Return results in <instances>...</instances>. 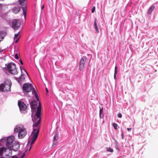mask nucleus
I'll use <instances>...</instances> for the list:
<instances>
[{"instance_id":"nucleus-1","label":"nucleus","mask_w":158,"mask_h":158,"mask_svg":"<svg viewBox=\"0 0 158 158\" xmlns=\"http://www.w3.org/2000/svg\"><path fill=\"white\" fill-rule=\"evenodd\" d=\"M39 105L37 108V110L36 112L35 116L33 117V114H31V117L32 118V120L34 123L33 127V128L34 131V130H38L39 133L40 129L39 124L41 122V117L40 114L41 111V103L39 101Z\"/></svg>"},{"instance_id":"nucleus-2","label":"nucleus","mask_w":158,"mask_h":158,"mask_svg":"<svg viewBox=\"0 0 158 158\" xmlns=\"http://www.w3.org/2000/svg\"><path fill=\"white\" fill-rule=\"evenodd\" d=\"M15 139V137L13 136H11L7 138L6 140V146L8 148L7 149L4 147L1 148L0 149V155H2L4 152H8V153H6L5 155L7 156H11V146H13V142L14 141Z\"/></svg>"},{"instance_id":"nucleus-3","label":"nucleus","mask_w":158,"mask_h":158,"mask_svg":"<svg viewBox=\"0 0 158 158\" xmlns=\"http://www.w3.org/2000/svg\"><path fill=\"white\" fill-rule=\"evenodd\" d=\"M14 132H18V136L19 139L24 138L27 133V131L25 128L21 125H18L14 129Z\"/></svg>"},{"instance_id":"nucleus-4","label":"nucleus","mask_w":158,"mask_h":158,"mask_svg":"<svg viewBox=\"0 0 158 158\" xmlns=\"http://www.w3.org/2000/svg\"><path fill=\"white\" fill-rule=\"evenodd\" d=\"M23 91L26 93H28L32 91V93L34 94L37 99H38V96L36 91L33 87L32 85L30 84L26 83L23 86Z\"/></svg>"},{"instance_id":"nucleus-5","label":"nucleus","mask_w":158,"mask_h":158,"mask_svg":"<svg viewBox=\"0 0 158 158\" xmlns=\"http://www.w3.org/2000/svg\"><path fill=\"white\" fill-rule=\"evenodd\" d=\"M11 85V81L6 80L3 84L0 85V90L5 92L10 91V90Z\"/></svg>"},{"instance_id":"nucleus-6","label":"nucleus","mask_w":158,"mask_h":158,"mask_svg":"<svg viewBox=\"0 0 158 158\" xmlns=\"http://www.w3.org/2000/svg\"><path fill=\"white\" fill-rule=\"evenodd\" d=\"M7 69L9 72L11 74L15 75L17 74L16 65L13 63H10L7 66Z\"/></svg>"},{"instance_id":"nucleus-7","label":"nucleus","mask_w":158,"mask_h":158,"mask_svg":"<svg viewBox=\"0 0 158 158\" xmlns=\"http://www.w3.org/2000/svg\"><path fill=\"white\" fill-rule=\"evenodd\" d=\"M38 135V130H36L35 129L34 131H32L31 132V135H32V137L31 142L30 144V147L29 149V151L31 149L32 144L34 143L35 140L37 139Z\"/></svg>"},{"instance_id":"nucleus-8","label":"nucleus","mask_w":158,"mask_h":158,"mask_svg":"<svg viewBox=\"0 0 158 158\" xmlns=\"http://www.w3.org/2000/svg\"><path fill=\"white\" fill-rule=\"evenodd\" d=\"M19 2L20 5L25 6V7H22V8L23 10V14L25 17L27 12V6H26L27 3L26 0H19Z\"/></svg>"},{"instance_id":"nucleus-9","label":"nucleus","mask_w":158,"mask_h":158,"mask_svg":"<svg viewBox=\"0 0 158 158\" xmlns=\"http://www.w3.org/2000/svg\"><path fill=\"white\" fill-rule=\"evenodd\" d=\"M11 25L12 27L16 30L20 27L21 23L19 20L15 19L13 21Z\"/></svg>"},{"instance_id":"nucleus-10","label":"nucleus","mask_w":158,"mask_h":158,"mask_svg":"<svg viewBox=\"0 0 158 158\" xmlns=\"http://www.w3.org/2000/svg\"><path fill=\"white\" fill-rule=\"evenodd\" d=\"M87 58L86 57H84L82 58L80 62L79 68L80 70H82L84 68L85 66V63L87 62Z\"/></svg>"},{"instance_id":"nucleus-11","label":"nucleus","mask_w":158,"mask_h":158,"mask_svg":"<svg viewBox=\"0 0 158 158\" xmlns=\"http://www.w3.org/2000/svg\"><path fill=\"white\" fill-rule=\"evenodd\" d=\"M18 105L21 111H24L27 109V106L23 102L21 101L19 102Z\"/></svg>"},{"instance_id":"nucleus-12","label":"nucleus","mask_w":158,"mask_h":158,"mask_svg":"<svg viewBox=\"0 0 158 158\" xmlns=\"http://www.w3.org/2000/svg\"><path fill=\"white\" fill-rule=\"evenodd\" d=\"M32 111H35L37 108V102L35 101H32L30 104Z\"/></svg>"},{"instance_id":"nucleus-13","label":"nucleus","mask_w":158,"mask_h":158,"mask_svg":"<svg viewBox=\"0 0 158 158\" xmlns=\"http://www.w3.org/2000/svg\"><path fill=\"white\" fill-rule=\"evenodd\" d=\"M59 139L58 133H57L54 137L53 146H55L57 143V140Z\"/></svg>"},{"instance_id":"nucleus-14","label":"nucleus","mask_w":158,"mask_h":158,"mask_svg":"<svg viewBox=\"0 0 158 158\" xmlns=\"http://www.w3.org/2000/svg\"><path fill=\"white\" fill-rule=\"evenodd\" d=\"M19 144L18 143H15L14 144H13L11 146V150L12 149L15 151H17L19 148Z\"/></svg>"},{"instance_id":"nucleus-15","label":"nucleus","mask_w":158,"mask_h":158,"mask_svg":"<svg viewBox=\"0 0 158 158\" xmlns=\"http://www.w3.org/2000/svg\"><path fill=\"white\" fill-rule=\"evenodd\" d=\"M6 35L4 31H0V42L3 40Z\"/></svg>"},{"instance_id":"nucleus-16","label":"nucleus","mask_w":158,"mask_h":158,"mask_svg":"<svg viewBox=\"0 0 158 158\" xmlns=\"http://www.w3.org/2000/svg\"><path fill=\"white\" fill-rule=\"evenodd\" d=\"M155 8V6L152 5L149 9L147 12V13L148 14H150L151 13L152 11L154 10Z\"/></svg>"},{"instance_id":"nucleus-17","label":"nucleus","mask_w":158,"mask_h":158,"mask_svg":"<svg viewBox=\"0 0 158 158\" xmlns=\"http://www.w3.org/2000/svg\"><path fill=\"white\" fill-rule=\"evenodd\" d=\"M20 8L19 7H15L12 9V10L13 13L15 14H17L20 11Z\"/></svg>"},{"instance_id":"nucleus-18","label":"nucleus","mask_w":158,"mask_h":158,"mask_svg":"<svg viewBox=\"0 0 158 158\" xmlns=\"http://www.w3.org/2000/svg\"><path fill=\"white\" fill-rule=\"evenodd\" d=\"M100 110L99 111V115L100 117L101 118H103L104 116V115L103 114V108L102 107L101 108L100 107Z\"/></svg>"},{"instance_id":"nucleus-19","label":"nucleus","mask_w":158,"mask_h":158,"mask_svg":"<svg viewBox=\"0 0 158 158\" xmlns=\"http://www.w3.org/2000/svg\"><path fill=\"white\" fill-rule=\"evenodd\" d=\"M117 73V67L116 66L114 68V79L116 80V75Z\"/></svg>"},{"instance_id":"nucleus-20","label":"nucleus","mask_w":158,"mask_h":158,"mask_svg":"<svg viewBox=\"0 0 158 158\" xmlns=\"http://www.w3.org/2000/svg\"><path fill=\"white\" fill-rule=\"evenodd\" d=\"M94 27L97 33L99 32V31L98 29V26H97V23L96 21V20L94 21Z\"/></svg>"},{"instance_id":"nucleus-21","label":"nucleus","mask_w":158,"mask_h":158,"mask_svg":"<svg viewBox=\"0 0 158 158\" xmlns=\"http://www.w3.org/2000/svg\"><path fill=\"white\" fill-rule=\"evenodd\" d=\"M20 70L21 71V73H24V72H25L27 74V75H28V73H27V72L26 71V70L24 68H23V67H20Z\"/></svg>"},{"instance_id":"nucleus-22","label":"nucleus","mask_w":158,"mask_h":158,"mask_svg":"<svg viewBox=\"0 0 158 158\" xmlns=\"http://www.w3.org/2000/svg\"><path fill=\"white\" fill-rule=\"evenodd\" d=\"M107 151L108 152H113V149L111 148H107Z\"/></svg>"},{"instance_id":"nucleus-23","label":"nucleus","mask_w":158,"mask_h":158,"mask_svg":"<svg viewBox=\"0 0 158 158\" xmlns=\"http://www.w3.org/2000/svg\"><path fill=\"white\" fill-rule=\"evenodd\" d=\"M25 79V77L24 76H23V75H21V76L19 77V79L20 80L22 81H24Z\"/></svg>"},{"instance_id":"nucleus-24","label":"nucleus","mask_w":158,"mask_h":158,"mask_svg":"<svg viewBox=\"0 0 158 158\" xmlns=\"http://www.w3.org/2000/svg\"><path fill=\"white\" fill-rule=\"evenodd\" d=\"M112 126L114 127V129H117L118 125L117 124L113 123L112 124Z\"/></svg>"},{"instance_id":"nucleus-25","label":"nucleus","mask_w":158,"mask_h":158,"mask_svg":"<svg viewBox=\"0 0 158 158\" xmlns=\"http://www.w3.org/2000/svg\"><path fill=\"white\" fill-rule=\"evenodd\" d=\"M20 33V31H19L17 34H15V36L14 37V40H15V39H16L17 37L18 36L19 33Z\"/></svg>"},{"instance_id":"nucleus-26","label":"nucleus","mask_w":158,"mask_h":158,"mask_svg":"<svg viewBox=\"0 0 158 158\" xmlns=\"http://www.w3.org/2000/svg\"><path fill=\"white\" fill-rule=\"evenodd\" d=\"M95 6H94L92 9V10H91L92 13H94L95 12Z\"/></svg>"},{"instance_id":"nucleus-27","label":"nucleus","mask_w":158,"mask_h":158,"mask_svg":"<svg viewBox=\"0 0 158 158\" xmlns=\"http://www.w3.org/2000/svg\"><path fill=\"white\" fill-rule=\"evenodd\" d=\"M118 117L119 118H121L122 117V115L120 113H118L117 115Z\"/></svg>"},{"instance_id":"nucleus-28","label":"nucleus","mask_w":158,"mask_h":158,"mask_svg":"<svg viewBox=\"0 0 158 158\" xmlns=\"http://www.w3.org/2000/svg\"><path fill=\"white\" fill-rule=\"evenodd\" d=\"M15 57L16 59H19V56H18V55L16 53L15 55Z\"/></svg>"},{"instance_id":"nucleus-29","label":"nucleus","mask_w":158,"mask_h":158,"mask_svg":"<svg viewBox=\"0 0 158 158\" xmlns=\"http://www.w3.org/2000/svg\"><path fill=\"white\" fill-rule=\"evenodd\" d=\"M19 39V37L17 39H16V40L15 41V43H16L18 42Z\"/></svg>"},{"instance_id":"nucleus-30","label":"nucleus","mask_w":158,"mask_h":158,"mask_svg":"<svg viewBox=\"0 0 158 158\" xmlns=\"http://www.w3.org/2000/svg\"><path fill=\"white\" fill-rule=\"evenodd\" d=\"M20 63H21V64H22V65H23V61H22V60L21 59H20Z\"/></svg>"},{"instance_id":"nucleus-31","label":"nucleus","mask_w":158,"mask_h":158,"mask_svg":"<svg viewBox=\"0 0 158 158\" xmlns=\"http://www.w3.org/2000/svg\"><path fill=\"white\" fill-rule=\"evenodd\" d=\"M131 128H127V130H128V131H130L131 130Z\"/></svg>"},{"instance_id":"nucleus-32","label":"nucleus","mask_w":158,"mask_h":158,"mask_svg":"<svg viewBox=\"0 0 158 158\" xmlns=\"http://www.w3.org/2000/svg\"><path fill=\"white\" fill-rule=\"evenodd\" d=\"M46 91L47 93H48V89L47 88H46Z\"/></svg>"},{"instance_id":"nucleus-33","label":"nucleus","mask_w":158,"mask_h":158,"mask_svg":"<svg viewBox=\"0 0 158 158\" xmlns=\"http://www.w3.org/2000/svg\"><path fill=\"white\" fill-rule=\"evenodd\" d=\"M44 7V4L42 7V9H43Z\"/></svg>"},{"instance_id":"nucleus-34","label":"nucleus","mask_w":158,"mask_h":158,"mask_svg":"<svg viewBox=\"0 0 158 158\" xmlns=\"http://www.w3.org/2000/svg\"><path fill=\"white\" fill-rule=\"evenodd\" d=\"M123 133H122V138L123 139H124V138L123 137Z\"/></svg>"},{"instance_id":"nucleus-35","label":"nucleus","mask_w":158,"mask_h":158,"mask_svg":"<svg viewBox=\"0 0 158 158\" xmlns=\"http://www.w3.org/2000/svg\"><path fill=\"white\" fill-rule=\"evenodd\" d=\"M21 75H23V76H24V74L23 73H21Z\"/></svg>"}]
</instances>
